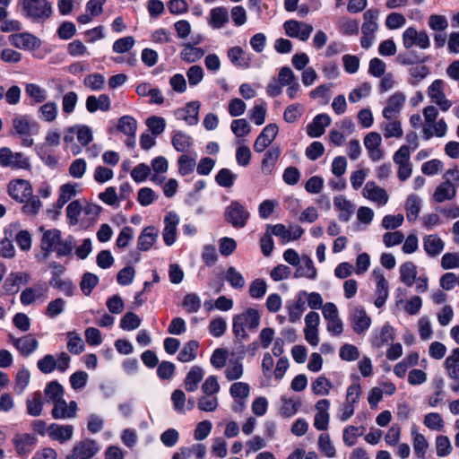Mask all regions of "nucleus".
<instances>
[{
	"mask_svg": "<svg viewBox=\"0 0 459 459\" xmlns=\"http://www.w3.org/2000/svg\"><path fill=\"white\" fill-rule=\"evenodd\" d=\"M261 322L260 312L253 307H247L232 317V333L238 342L247 341L249 333L255 332Z\"/></svg>",
	"mask_w": 459,
	"mask_h": 459,
	"instance_id": "obj_1",
	"label": "nucleus"
},
{
	"mask_svg": "<svg viewBox=\"0 0 459 459\" xmlns=\"http://www.w3.org/2000/svg\"><path fill=\"white\" fill-rule=\"evenodd\" d=\"M13 134L18 135L22 140V145L31 147L34 143L32 139L39 132V126L27 115H15L12 119Z\"/></svg>",
	"mask_w": 459,
	"mask_h": 459,
	"instance_id": "obj_2",
	"label": "nucleus"
},
{
	"mask_svg": "<svg viewBox=\"0 0 459 459\" xmlns=\"http://www.w3.org/2000/svg\"><path fill=\"white\" fill-rule=\"evenodd\" d=\"M223 217L224 221L234 229H242L247 224L250 212L239 201L233 200L226 206Z\"/></svg>",
	"mask_w": 459,
	"mask_h": 459,
	"instance_id": "obj_3",
	"label": "nucleus"
},
{
	"mask_svg": "<svg viewBox=\"0 0 459 459\" xmlns=\"http://www.w3.org/2000/svg\"><path fill=\"white\" fill-rule=\"evenodd\" d=\"M23 15L33 22H44L52 14L51 4L47 0H22Z\"/></svg>",
	"mask_w": 459,
	"mask_h": 459,
	"instance_id": "obj_4",
	"label": "nucleus"
},
{
	"mask_svg": "<svg viewBox=\"0 0 459 459\" xmlns=\"http://www.w3.org/2000/svg\"><path fill=\"white\" fill-rule=\"evenodd\" d=\"M403 45L404 48L410 49L417 46L421 49L430 47V39L425 30L418 31L414 27H408L403 33Z\"/></svg>",
	"mask_w": 459,
	"mask_h": 459,
	"instance_id": "obj_5",
	"label": "nucleus"
},
{
	"mask_svg": "<svg viewBox=\"0 0 459 459\" xmlns=\"http://www.w3.org/2000/svg\"><path fill=\"white\" fill-rule=\"evenodd\" d=\"M0 165L17 169H26L30 166L29 159L22 152H13L7 147L0 149Z\"/></svg>",
	"mask_w": 459,
	"mask_h": 459,
	"instance_id": "obj_6",
	"label": "nucleus"
},
{
	"mask_svg": "<svg viewBox=\"0 0 459 459\" xmlns=\"http://www.w3.org/2000/svg\"><path fill=\"white\" fill-rule=\"evenodd\" d=\"M283 29L288 37L299 39L301 41H307L313 31L312 25L297 20L286 21L283 23Z\"/></svg>",
	"mask_w": 459,
	"mask_h": 459,
	"instance_id": "obj_7",
	"label": "nucleus"
},
{
	"mask_svg": "<svg viewBox=\"0 0 459 459\" xmlns=\"http://www.w3.org/2000/svg\"><path fill=\"white\" fill-rule=\"evenodd\" d=\"M48 288L45 282H38L32 287L23 290L20 296L22 305L28 306L38 300L44 301L48 299Z\"/></svg>",
	"mask_w": 459,
	"mask_h": 459,
	"instance_id": "obj_8",
	"label": "nucleus"
},
{
	"mask_svg": "<svg viewBox=\"0 0 459 459\" xmlns=\"http://www.w3.org/2000/svg\"><path fill=\"white\" fill-rule=\"evenodd\" d=\"M100 451V445L92 439L86 438L78 442L73 448L72 455L66 459H91Z\"/></svg>",
	"mask_w": 459,
	"mask_h": 459,
	"instance_id": "obj_9",
	"label": "nucleus"
},
{
	"mask_svg": "<svg viewBox=\"0 0 459 459\" xmlns=\"http://www.w3.org/2000/svg\"><path fill=\"white\" fill-rule=\"evenodd\" d=\"M428 95L431 101L446 112L452 107V101L446 99L444 93V82L440 79L435 80L428 88Z\"/></svg>",
	"mask_w": 459,
	"mask_h": 459,
	"instance_id": "obj_10",
	"label": "nucleus"
},
{
	"mask_svg": "<svg viewBox=\"0 0 459 459\" xmlns=\"http://www.w3.org/2000/svg\"><path fill=\"white\" fill-rule=\"evenodd\" d=\"M33 193L32 186L25 179H15L8 184V194L19 203L25 202Z\"/></svg>",
	"mask_w": 459,
	"mask_h": 459,
	"instance_id": "obj_11",
	"label": "nucleus"
},
{
	"mask_svg": "<svg viewBox=\"0 0 459 459\" xmlns=\"http://www.w3.org/2000/svg\"><path fill=\"white\" fill-rule=\"evenodd\" d=\"M10 43L20 49L34 50L41 46V40L29 32L15 33L9 36Z\"/></svg>",
	"mask_w": 459,
	"mask_h": 459,
	"instance_id": "obj_12",
	"label": "nucleus"
},
{
	"mask_svg": "<svg viewBox=\"0 0 459 459\" xmlns=\"http://www.w3.org/2000/svg\"><path fill=\"white\" fill-rule=\"evenodd\" d=\"M305 295L306 290H300L296 294L295 300L287 302L286 309L288 311L289 321L290 323L299 321L303 313L307 309Z\"/></svg>",
	"mask_w": 459,
	"mask_h": 459,
	"instance_id": "obj_13",
	"label": "nucleus"
},
{
	"mask_svg": "<svg viewBox=\"0 0 459 459\" xmlns=\"http://www.w3.org/2000/svg\"><path fill=\"white\" fill-rule=\"evenodd\" d=\"M406 97L403 92H395L387 100V105L383 109V117L386 120L397 118L400 115L401 109L404 105Z\"/></svg>",
	"mask_w": 459,
	"mask_h": 459,
	"instance_id": "obj_14",
	"label": "nucleus"
},
{
	"mask_svg": "<svg viewBox=\"0 0 459 459\" xmlns=\"http://www.w3.org/2000/svg\"><path fill=\"white\" fill-rule=\"evenodd\" d=\"M40 230L43 231L40 247L43 251L44 259H47L56 247L61 238V231L57 229L43 230V228H40Z\"/></svg>",
	"mask_w": 459,
	"mask_h": 459,
	"instance_id": "obj_15",
	"label": "nucleus"
},
{
	"mask_svg": "<svg viewBox=\"0 0 459 459\" xmlns=\"http://www.w3.org/2000/svg\"><path fill=\"white\" fill-rule=\"evenodd\" d=\"M353 331L358 333H365L371 325V318L361 307H356L350 315Z\"/></svg>",
	"mask_w": 459,
	"mask_h": 459,
	"instance_id": "obj_16",
	"label": "nucleus"
},
{
	"mask_svg": "<svg viewBox=\"0 0 459 459\" xmlns=\"http://www.w3.org/2000/svg\"><path fill=\"white\" fill-rule=\"evenodd\" d=\"M9 341L25 357L30 356L39 347V342L31 334L21 338L9 334Z\"/></svg>",
	"mask_w": 459,
	"mask_h": 459,
	"instance_id": "obj_17",
	"label": "nucleus"
},
{
	"mask_svg": "<svg viewBox=\"0 0 459 459\" xmlns=\"http://www.w3.org/2000/svg\"><path fill=\"white\" fill-rule=\"evenodd\" d=\"M381 142V135L377 132H370L364 138L365 148L373 161H378L384 156V152L380 149Z\"/></svg>",
	"mask_w": 459,
	"mask_h": 459,
	"instance_id": "obj_18",
	"label": "nucleus"
},
{
	"mask_svg": "<svg viewBox=\"0 0 459 459\" xmlns=\"http://www.w3.org/2000/svg\"><path fill=\"white\" fill-rule=\"evenodd\" d=\"M179 223V217L174 212H169L164 218V229L162 237L167 246H172L177 238V227Z\"/></svg>",
	"mask_w": 459,
	"mask_h": 459,
	"instance_id": "obj_19",
	"label": "nucleus"
},
{
	"mask_svg": "<svg viewBox=\"0 0 459 459\" xmlns=\"http://www.w3.org/2000/svg\"><path fill=\"white\" fill-rule=\"evenodd\" d=\"M78 406L76 402L71 401L69 403L65 399L54 403L51 414L56 420L73 419L76 416Z\"/></svg>",
	"mask_w": 459,
	"mask_h": 459,
	"instance_id": "obj_20",
	"label": "nucleus"
},
{
	"mask_svg": "<svg viewBox=\"0 0 459 459\" xmlns=\"http://www.w3.org/2000/svg\"><path fill=\"white\" fill-rule=\"evenodd\" d=\"M278 134V126L275 124L267 125L257 136L254 143V150L256 152H262L275 139Z\"/></svg>",
	"mask_w": 459,
	"mask_h": 459,
	"instance_id": "obj_21",
	"label": "nucleus"
},
{
	"mask_svg": "<svg viewBox=\"0 0 459 459\" xmlns=\"http://www.w3.org/2000/svg\"><path fill=\"white\" fill-rule=\"evenodd\" d=\"M200 109L199 101L188 102L185 108L175 111L177 119L184 120L189 126H195L198 123V114Z\"/></svg>",
	"mask_w": 459,
	"mask_h": 459,
	"instance_id": "obj_22",
	"label": "nucleus"
},
{
	"mask_svg": "<svg viewBox=\"0 0 459 459\" xmlns=\"http://www.w3.org/2000/svg\"><path fill=\"white\" fill-rule=\"evenodd\" d=\"M362 194L365 198L377 203L378 205H385L388 202L386 191L377 186L373 181L366 183Z\"/></svg>",
	"mask_w": 459,
	"mask_h": 459,
	"instance_id": "obj_23",
	"label": "nucleus"
},
{
	"mask_svg": "<svg viewBox=\"0 0 459 459\" xmlns=\"http://www.w3.org/2000/svg\"><path fill=\"white\" fill-rule=\"evenodd\" d=\"M48 435L52 440L63 444L73 437L74 427L72 425L52 423L48 426Z\"/></svg>",
	"mask_w": 459,
	"mask_h": 459,
	"instance_id": "obj_24",
	"label": "nucleus"
},
{
	"mask_svg": "<svg viewBox=\"0 0 459 459\" xmlns=\"http://www.w3.org/2000/svg\"><path fill=\"white\" fill-rule=\"evenodd\" d=\"M159 237L158 230L153 226L145 227L137 238V248L139 251H149Z\"/></svg>",
	"mask_w": 459,
	"mask_h": 459,
	"instance_id": "obj_25",
	"label": "nucleus"
},
{
	"mask_svg": "<svg viewBox=\"0 0 459 459\" xmlns=\"http://www.w3.org/2000/svg\"><path fill=\"white\" fill-rule=\"evenodd\" d=\"M456 190L457 185L449 181H443L436 187L433 198L438 204L450 201L456 195Z\"/></svg>",
	"mask_w": 459,
	"mask_h": 459,
	"instance_id": "obj_26",
	"label": "nucleus"
},
{
	"mask_svg": "<svg viewBox=\"0 0 459 459\" xmlns=\"http://www.w3.org/2000/svg\"><path fill=\"white\" fill-rule=\"evenodd\" d=\"M207 22L213 30H220L229 22V13L226 7L218 6L211 9Z\"/></svg>",
	"mask_w": 459,
	"mask_h": 459,
	"instance_id": "obj_27",
	"label": "nucleus"
},
{
	"mask_svg": "<svg viewBox=\"0 0 459 459\" xmlns=\"http://www.w3.org/2000/svg\"><path fill=\"white\" fill-rule=\"evenodd\" d=\"M37 438L31 434L17 435L13 439L16 452L21 456H27L33 449Z\"/></svg>",
	"mask_w": 459,
	"mask_h": 459,
	"instance_id": "obj_28",
	"label": "nucleus"
},
{
	"mask_svg": "<svg viewBox=\"0 0 459 459\" xmlns=\"http://www.w3.org/2000/svg\"><path fill=\"white\" fill-rule=\"evenodd\" d=\"M85 106L90 113H94L98 110L106 112L110 109L111 100L107 94H100L99 97L90 95L86 99Z\"/></svg>",
	"mask_w": 459,
	"mask_h": 459,
	"instance_id": "obj_29",
	"label": "nucleus"
},
{
	"mask_svg": "<svg viewBox=\"0 0 459 459\" xmlns=\"http://www.w3.org/2000/svg\"><path fill=\"white\" fill-rule=\"evenodd\" d=\"M331 124V117L327 114L316 116L307 126V134L313 138L320 137L325 133V128Z\"/></svg>",
	"mask_w": 459,
	"mask_h": 459,
	"instance_id": "obj_30",
	"label": "nucleus"
},
{
	"mask_svg": "<svg viewBox=\"0 0 459 459\" xmlns=\"http://www.w3.org/2000/svg\"><path fill=\"white\" fill-rule=\"evenodd\" d=\"M227 56L233 65L243 69L250 67L251 58L241 47L230 48L227 51Z\"/></svg>",
	"mask_w": 459,
	"mask_h": 459,
	"instance_id": "obj_31",
	"label": "nucleus"
},
{
	"mask_svg": "<svg viewBox=\"0 0 459 459\" xmlns=\"http://www.w3.org/2000/svg\"><path fill=\"white\" fill-rule=\"evenodd\" d=\"M445 247V242L437 234L427 235L423 238V248L429 256L440 255Z\"/></svg>",
	"mask_w": 459,
	"mask_h": 459,
	"instance_id": "obj_32",
	"label": "nucleus"
},
{
	"mask_svg": "<svg viewBox=\"0 0 459 459\" xmlns=\"http://www.w3.org/2000/svg\"><path fill=\"white\" fill-rule=\"evenodd\" d=\"M373 274H374V276L376 278V281H377L376 292L377 295V297L375 300V306L377 307H381L384 306V304L385 303V301L388 298V294H389L388 282L385 280L383 273L374 271Z\"/></svg>",
	"mask_w": 459,
	"mask_h": 459,
	"instance_id": "obj_33",
	"label": "nucleus"
},
{
	"mask_svg": "<svg viewBox=\"0 0 459 459\" xmlns=\"http://www.w3.org/2000/svg\"><path fill=\"white\" fill-rule=\"evenodd\" d=\"M204 377V370L199 366H193L184 379L185 388L187 392L197 390L200 382Z\"/></svg>",
	"mask_w": 459,
	"mask_h": 459,
	"instance_id": "obj_34",
	"label": "nucleus"
},
{
	"mask_svg": "<svg viewBox=\"0 0 459 459\" xmlns=\"http://www.w3.org/2000/svg\"><path fill=\"white\" fill-rule=\"evenodd\" d=\"M333 204L340 212L339 220L343 222L349 221L354 212V205L343 195L335 196Z\"/></svg>",
	"mask_w": 459,
	"mask_h": 459,
	"instance_id": "obj_35",
	"label": "nucleus"
},
{
	"mask_svg": "<svg viewBox=\"0 0 459 459\" xmlns=\"http://www.w3.org/2000/svg\"><path fill=\"white\" fill-rule=\"evenodd\" d=\"M280 155L281 149L278 146H273L265 152L261 164L263 174L270 175L273 172Z\"/></svg>",
	"mask_w": 459,
	"mask_h": 459,
	"instance_id": "obj_36",
	"label": "nucleus"
},
{
	"mask_svg": "<svg viewBox=\"0 0 459 459\" xmlns=\"http://www.w3.org/2000/svg\"><path fill=\"white\" fill-rule=\"evenodd\" d=\"M380 129L382 130L384 137L385 139H389V138L399 139V138H402L403 135L402 123L397 118H393L391 120H387V122L381 123Z\"/></svg>",
	"mask_w": 459,
	"mask_h": 459,
	"instance_id": "obj_37",
	"label": "nucleus"
},
{
	"mask_svg": "<svg viewBox=\"0 0 459 459\" xmlns=\"http://www.w3.org/2000/svg\"><path fill=\"white\" fill-rule=\"evenodd\" d=\"M316 269L314 266V263L308 255H303L301 258V264H299L295 273V278L305 277L310 280L316 278Z\"/></svg>",
	"mask_w": 459,
	"mask_h": 459,
	"instance_id": "obj_38",
	"label": "nucleus"
},
{
	"mask_svg": "<svg viewBox=\"0 0 459 459\" xmlns=\"http://www.w3.org/2000/svg\"><path fill=\"white\" fill-rule=\"evenodd\" d=\"M444 367L451 379L459 381V348L452 351V353L446 359Z\"/></svg>",
	"mask_w": 459,
	"mask_h": 459,
	"instance_id": "obj_39",
	"label": "nucleus"
},
{
	"mask_svg": "<svg viewBox=\"0 0 459 459\" xmlns=\"http://www.w3.org/2000/svg\"><path fill=\"white\" fill-rule=\"evenodd\" d=\"M400 280L406 286L411 287L417 278V266L412 262H406L400 266Z\"/></svg>",
	"mask_w": 459,
	"mask_h": 459,
	"instance_id": "obj_40",
	"label": "nucleus"
},
{
	"mask_svg": "<svg viewBox=\"0 0 459 459\" xmlns=\"http://www.w3.org/2000/svg\"><path fill=\"white\" fill-rule=\"evenodd\" d=\"M394 338V328L390 325L386 324L380 329L378 333L372 337L371 343L376 348H381L390 342H393Z\"/></svg>",
	"mask_w": 459,
	"mask_h": 459,
	"instance_id": "obj_41",
	"label": "nucleus"
},
{
	"mask_svg": "<svg viewBox=\"0 0 459 459\" xmlns=\"http://www.w3.org/2000/svg\"><path fill=\"white\" fill-rule=\"evenodd\" d=\"M199 349V342L195 340H191L186 342L178 355V359L180 362H189L194 360L197 356Z\"/></svg>",
	"mask_w": 459,
	"mask_h": 459,
	"instance_id": "obj_42",
	"label": "nucleus"
},
{
	"mask_svg": "<svg viewBox=\"0 0 459 459\" xmlns=\"http://www.w3.org/2000/svg\"><path fill=\"white\" fill-rule=\"evenodd\" d=\"M58 114L57 104L48 101L41 105L38 109V117L45 122L51 123L56 120Z\"/></svg>",
	"mask_w": 459,
	"mask_h": 459,
	"instance_id": "obj_43",
	"label": "nucleus"
},
{
	"mask_svg": "<svg viewBox=\"0 0 459 459\" xmlns=\"http://www.w3.org/2000/svg\"><path fill=\"white\" fill-rule=\"evenodd\" d=\"M117 128L125 135L134 138L137 129V121L131 116H123L118 119Z\"/></svg>",
	"mask_w": 459,
	"mask_h": 459,
	"instance_id": "obj_44",
	"label": "nucleus"
},
{
	"mask_svg": "<svg viewBox=\"0 0 459 459\" xmlns=\"http://www.w3.org/2000/svg\"><path fill=\"white\" fill-rule=\"evenodd\" d=\"M44 394L47 402L57 403L64 399V388L57 381L49 382L45 389Z\"/></svg>",
	"mask_w": 459,
	"mask_h": 459,
	"instance_id": "obj_45",
	"label": "nucleus"
},
{
	"mask_svg": "<svg viewBox=\"0 0 459 459\" xmlns=\"http://www.w3.org/2000/svg\"><path fill=\"white\" fill-rule=\"evenodd\" d=\"M171 143L180 152H186L192 145V138L182 131H175L172 135Z\"/></svg>",
	"mask_w": 459,
	"mask_h": 459,
	"instance_id": "obj_46",
	"label": "nucleus"
},
{
	"mask_svg": "<svg viewBox=\"0 0 459 459\" xmlns=\"http://www.w3.org/2000/svg\"><path fill=\"white\" fill-rule=\"evenodd\" d=\"M429 74V68L425 65H415L409 69L408 82L412 85H418Z\"/></svg>",
	"mask_w": 459,
	"mask_h": 459,
	"instance_id": "obj_47",
	"label": "nucleus"
},
{
	"mask_svg": "<svg viewBox=\"0 0 459 459\" xmlns=\"http://www.w3.org/2000/svg\"><path fill=\"white\" fill-rule=\"evenodd\" d=\"M337 28L343 35H357L359 33V22L343 16L337 21Z\"/></svg>",
	"mask_w": 459,
	"mask_h": 459,
	"instance_id": "obj_48",
	"label": "nucleus"
},
{
	"mask_svg": "<svg viewBox=\"0 0 459 459\" xmlns=\"http://www.w3.org/2000/svg\"><path fill=\"white\" fill-rule=\"evenodd\" d=\"M204 55V50L201 48H196L191 44H186L180 52V57L186 63H195L201 59Z\"/></svg>",
	"mask_w": 459,
	"mask_h": 459,
	"instance_id": "obj_49",
	"label": "nucleus"
},
{
	"mask_svg": "<svg viewBox=\"0 0 459 459\" xmlns=\"http://www.w3.org/2000/svg\"><path fill=\"white\" fill-rule=\"evenodd\" d=\"M405 208L408 221H414L420 211V199L419 196L416 195H410L407 197Z\"/></svg>",
	"mask_w": 459,
	"mask_h": 459,
	"instance_id": "obj_50",
	"label": "nucleus"
},
{
	"mask_svg": "<svg viewBox=\"0 0 459 459\" xmlns=\"http://www.w3.org/2000/svg\"><path fill=\"white\" fill-rule=\"evenodd\" d=\"M26 407L28 414L37 417L42 412L43 402L42 394L39 391L35 392L31 398H28L26 401Z\"/></svg>",
	"mask_w": 459,
	"mask_h": 459,
	"instance_id": "obj_51",
	"label": "nucleus"
},
{
	"mask_svg": "<svg viewBox=\"0 0 459 459\" xmlns=\"http://www.w3.org/2000/svg\"><path fill=\"white\" fill-rule=\"evenodd\" d=\"M411 436L413 438V450L415 455L420 458H423L429 447L425 437L418 433L416 428L411 429Z\"/></svg>",
	"mask_w": 459,
	"mask_h": 459,
	"instance_id": "obj_52",
	"label": "nucleus"
},
{
	"mask_svg": "<svg viewBox=\"0 0 459 459\" xmlns=\"http://www.w3.org/2000/svg\"><path fill=\"white\" fill-rule=\"evenodd\" d=\"M365 428L355 427V426H348L343 430L342 439L346 446H352L356 444L357 437L362 436L364 434Z\"/></svg>",
	"mask_w": 459,
	"mask_h": 459,
	"instance_id": "obj_53",
	"label": "nucleus"
},
{
	"mask_svg": "<svg viewBox=\"0 0 459 459\" xmlns=\"http://www.w3.org/2000/svg\"><path fill=\"white\" fill-rule=\"evenodd\" d=\"M49 284L63 291L66 296H72L74 294V287L72 281L61 279V277L57 275L56 272L53 273V277L51 278Z\"/></svg>",
	"mask_w": 459,
	"mask_h": 459,
	"instance_id": "obj_54",
	"label": "nucleus"
},
{
	"mask_svg": "<svg viewBox=\"0 0 459 459\" xmlns=\"http://www.w3.org/2000/svg\"><path fill=\"white\" fill-rule=\"evenodd\" d=\"M237 179V175L229 169H221L215 176L216 183L225 188L231 187Z\"/></svg>",
	"mask_w": 459,
	"mask_h": 459,
	"instance_id": "obj_55",
	"label": "nucleus"
},
{
	"mask_svg": "<svg viewBox=\"0 0 459 459\" xmlns=\"http://www.w3.org/2000/svg\"><path fill=\"white\" fill-rule=\"evenodd\" d=\"M25 91L36 103L44 102L48 97L47 91L36 83H27Z\"/></svg>",
	"mask_w": 459,
	"mask_h": 459,
	"instance_id": "obj_56",
	"label": "nucleus"
},
{
	"mask_svg": "<svg viewBox=\"0 0 459 459\" xmlns=\"http://www.w3.org/2000/svg\"><path fill=\"white\" fill-rule=\"evenodd\" d=\"M141 318L133 312H126L120 320V328L125 331H133L141 325Z\"/></svg>",
	"mask_w": 459,
	"mask_h": 459,
	"instance_id": "obj_57",
	"label": "nucleus"
},
{
	"mask_svg": "<svg viewBox=\"0 0 459 459\" xmlns=\"http://www.w3.org/2000/svg\"><path fill=\"white\" fill-rule=\"evenodd\" d=\"M76 138L82 146H87L93 139L92 130L86 125H75Z\"/></svg>",
	"mask_w": 459,
	"mask_h": 459,
	"instance_id": "obj_58",
	"label": "nucleus"
},
{
	"mask_svg": "<svg viewBox=\"0 0 459 459\" xmlns=\"http://www.w3.org/2000/svg\"><path fill=\"white\" fill-rule=\"evenodd\" d=\"M67 350L72 354L78 355L84 351V342L82 339L75 333L69 332L67 333Z\"/></svg>",
	"mask_w": 459,
	"mask_h": 459,
	"instance_id": "obj_59",
	"label": "nucleus"
},
{
	"mask_svg": "<svg viewBox=\"0 0 459 459\" xmlns=\"http://www.w3.org/2000/svg\"><path fill=\"white\" fill-rule=\"evenodd\" d=\"M145 124L154 136L163 133L166 127L165 119L158 116H152L148 117Z\"/></svg>",
	"mask_w": 459,
	"mask_h": 459,
	"instance_id": "obj_60",
	"label": "nucleus"
},
{
	"mask_svg": "<svg viewBox=\"0 0 459 459\" xmlns=\"http://www.w3.org/2000/svg\"><path fill=\"white\" fill-rule=\"evenodd\" d=\"M226 280L234 289H242L245 286L244 277L233 266L228 268L226 272Z\"/></svg>",
	"mask_w": 459,
	"mask_h": 459,
	"instance_id": "obj_61",
	"label": "nucleus"
},
{
	"mask_svg": "<svg viewBox=\"0 0 459 459\" xmlns=\"http://www.w3.org/2000/svg\"><path fill=\"white\" fill-rule=\"evenodd\" d=\"M78 95L75 91H68L62 98V109L65 115L72 114L76 107Z\"/></svg>",
	"mask_w": 459,
	"mask_h": 459,
	"instance_id": "obj_62",
	"label": "nucleus"
},
{
	"mask_svg": "<svg viewBox=\"0 0 459 459\" xmlns=\"http://www.w3.org/2000/svg\"><path fill=\"white\" fill-rule=\"evenodd\" d=\"M83 83L92 91H100L105 86V77L101 74L94 73L87 75Z\"/></svg>",
	"mask_w": 459,
	"mask_h": 459,
	"instance_id": "obj_63",
	"label": "nucleus"
},
{
	"mask_svg": "<svg viewBox=\"0 0 459 459\" xmlns=\"http://www.w3.org/2000/svg\"><path fill=\"white\" fill-rule=\"evenodd\" d=\"M303 108L299 104H291L288 106L283 113V119L289 124L297 122L302 116Z\"/></svg>",
	"mask_w": 459,
	"mask_h": 459,
	"instance_id": "obj_64",
	"label": "nucleus"
}]
</instances>
